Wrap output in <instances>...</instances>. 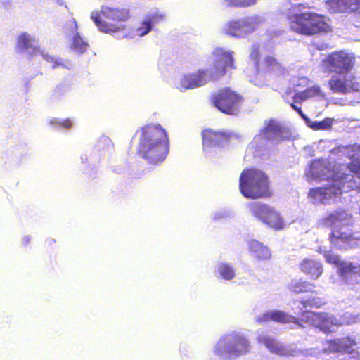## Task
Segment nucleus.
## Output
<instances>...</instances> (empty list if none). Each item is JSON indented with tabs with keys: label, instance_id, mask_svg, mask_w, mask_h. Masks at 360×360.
<instances>
[{
	"label": "nucleus",
	"instance_id": "1",
	"mask_svg": "<svg viewBox=\"0 0 360 360\" xmlns=\"http://www.w3.org/2000/svg\"><path fill=\"white\" fill-rule=\"evenodd\" d=\"M306 175L309 180L326 181L323 187L311 189L309 193L314 204H326L329 200L338 198L343 192L360 187V160L349 166L348 173L335 172L334 165L326 159L314 160Z\"/></svg>",
	"mask_w": 360,
	"mask_h": 360
},
{
	"label": "nucleus",
	"instance_id": "2",
	"mask_svg": "<svg viewBox=\"0 0 360 360\" xmlns=\"http://www.w3.org/2000/svg\"><path fill=\"white\" fill-rule=\"evenodd\" d=\"M232 51L216 48L212 53L213 62L209 67L184 75L176 84L181 91L202 86L210 82L219 79L226 73V68H233Z\"/></svg>",
	"mask_w": 360,
	"mask_h": 360
},
{
	"label": "nucleus",
	"instance_id": "3",
	"mask_svg": "<svg viewBox=\"0 0 360 360\" xmlns=\"http://www.w3.org/2000/svg\"><path fill=\"white\" fill-rule=\"evenodd\" d=\"M168 152V136L160 124H149L142 128L139 145V153L142 158L155 165L162 162Z\"/></svg>",
	"mask_w": 360,
	"mask_h": 360
},
{
	"label": "nucleus",
	"instance_id": "4",
	"mask_svg": "<svg viewBox=\"0 0 360 360\" xmlns=\"http://www.w3.org/2000/svg\"><path fill=\"white\" fill-rule=\"evenodd\" d=\"M324 223L333 226L330 241L335 248L347 250L360 246V238L353 233L351 215L345 210H339L330 214Z\"/></svg>",
	"mask_w": 360,
	"mask_h": 360
},
{
	"label": "nucleus",
	"instance_id": "5",
	"mask_svg": "<svg viewBox=\"0 0 360 360\" xmlns=\"http://www.w3.org/2000/svg\"><path fill=\"white\" fill-rule=\"evenodd\" d=\"M101 14L104 18L112 21V22L103 20L98 11H93L91 18L100 31L116 34L117 39H123L127 37V34L123 32L125 30L123 22L129 18V9L103 5L101 7Z\"/></svg>",
	"mask_w": 360,
	"mask_h": 360
},
{
	"label": "nucleus",
	"instance_id": "6",
	"mask_svg": "<svg viewBox=\"0 0 360 360\" xmlns=\"http://www.w3.org/2000/svg\"><path fill=\"white\" fill-rule=\"evenodd\" d=\"M290 136V131L281 126L275 120H270L265 122V127L255 136L250 144V148L255 156H262L266 153L269 143L278 144L281 141L288 139Z\"/></svg>",
	"mask_w": 360,
	"mask_h": 360
},
{
	"label": "nucleus",
	"instance_id": "7",
	"mask_svg": "<svg viewBox=\"0 0 360 360\" xmlns=\"http://www.w3.org/2000/svg\"><path fill=\"white\" fill-rule=\"evenodd\" d=\"M239 187L243 195L256 199L271 195L267 176L257 169H245L240 174Z\"/></svg>",
	"mask_w": 360,
	"mask_h": 360
},
{
	"label": "nucleus",
	"instance_id": "8",
	"mask_svg": "<svg viewBox=\"0 0 360 360\" xmlns=\"http://www.w3.org/2000/svg\"><path fill=\"white\" fill-rule=\"evenodd\" d=\"M248 340L239 333H231L222 336L214 346V353L224 360H230L249 352Z\"/></svg>",
	"mask_w": 360,
	"mask_h": 360
},
{
	"label": "nucleus",
	"instance_id": "9",
	"mask_svg": "<svg viewBox=\"0 0 360 360\" xmlns=\"http://www.w3.org/2000/svg\"><path fill=\"white\" fill-rule=\"evenodd\" d=\"M303 6L298 5V8ZM290 27L292 30L303 34L311 35L319 32H327L329 25L324 21V18L314 12L302 11L298 8L293 14Z\"/></svg>",
	"mask_w": 360,
	"mask_h": 360
},
{
	"label": "nucleus",
	"instance_id": "10",
	"mask_svg": "<svg viewBox=\"0 0 360 360\" xmlns=\"http://www.w3.org/2000/svg\"><path fill=\"white\" fill-rule=\"evenodd\" d=\"M303 322L320 329L325 333L336 331L342 324H352L360 323V314H345L343 320L340 321L335 316L326 313L317 314L312 311H306L302 315Z\"/></svg>",
	"mask_w": 360,
	"mask_h": 360
},
{
	"label": "nucleus",
	"instance_id": "11",
	"mask_svg": "<svg viewBox=\"0 0 360 360\" xmlns=\"http://www.w3.org/2000/svg\"><path fill=\"white\" fill-rule=\"evenodd\" d=\"M16 51L27 56H34L39 53L44 60L51 64L53 69L60 67L69 68L70 63L68 60L50 55L45 50H41L37 39L27 33L18 36Z\"/></svg>",
	"mask_w": 360,
	"mask_h": 360
},
{
	"label": "nucleus",
	"instance_id": "12",
	"mask_svg": "<svg viewBox=\"0 0 360 360\" xmlns=\"http://www.w3.org/2000/svg\"><path fill=\"white\" fill-rule=\"evenodd\" d=\"M248 207L251 214L267 227L276 231L286 227L285 219L274 207L256 201L250 202Z\"/></svg>",
	"mask_w": 360,
	"mask_h": 360
},
{
	"label": "nucleus",
	"instance_id": "13",
	"mask_svg": "<svg viewBox=\"0 0 360 360\" xmlns=\"http://www.w3.org/2000/svg\"><path fill=\"white\" fill-rule=\"evenodd\" d=\"M292 303H293V302ZM304 309L305 308L303 307L302 304H299V302L296 304H292V310L293 311V313L301 316L300 320L281 310L267 311L258 315L256 320L259 323L273 321L280 323H292L299 327H303L302 324L300 323V321H303L302 315L304 312L309 311V310H304Z\"/></svg>",
	"mask_w": 360,
	"mask_h": 360
},
{
	"label": "nucleus",
	"instance_id": "14",
	"mask_svg": "<svg viewBox=\"0 0 360 360\" xmlns=\"http://www.w3.org/2000/svg\"><path fill=\"white\" fill-rule=\"evenodd\" d=\"M356 342L350 338L346 337L327 341L323 347V352L326 354L340 353L345 356L341 360H358L359 353L354 349Z\"/></svg>",
	"mask_w": 360,
	"mask_h": 360
},
{
	"label": "nucleus",
	"instance_id": "15",
	"mask_svg": "<svg viewBox=\"0 0 360 360\" xmlns=\"http://www.w3.org/2000/svg\"><path fill=\"white\" fill-rule=\"evenodd\" d=\"M259 23V18L248 16L229 21L224 27L225 34L236 38H243L252 33Z\"/></svg>",
	"mask_w": 360,
	"mask_h": 360
},
{
	"label": "nucleus",
	"instance_id": "16",
	"mask_svg": "<svg viewBox=\"0 0 360 360\" xmlns=\"http://www.w3.org/2000/svg\"><path fill=\"white\" fill-rule=\"evenodd\" d=\"M240 101L239 95L229 88L221 89L212 97L214 106L220 111L229 115H235L238 112Z\"/></svg>",
	"mask_w": 360,
	"mask_h": 360
},
{
	"label": "nucleus",
	"instance_id": "17",
	"mask_svg": "<svg viewBox=\"0 0 360 360\" xmlns=\"http://www.w3.org/2000/svg\"><path fill=\"white\" fill-rule=\"evenodd\" d=\"M328 86L333 93L340 94L358 92L360 88L359 84L354 81L353 75L349 72L333 74L328 81Z\"/></svg>",
	"mask_w": 360,
	"mask_h": 360
},
{
	"label": "nucleus",
	"instance_id": "18",
	"mask_svg": "<svg viewBox=\"0 0 360 360\" xmlns=\"http://www.w3.org/2000/svg\"><path fill=\"white\" fill-rule=\"evenodd\" d=\"M250 58L257 70V77L260 76L259 72H269L277 75H283L285 71L282 64L272 56H266L260 61L259 49L257 45L252 46Z\"/></svg>",
	"mask_w": 360,
	"mask_h": 360
},
{
	"label": "nucleus",
	"instance_id": "19",
	"mask_svg": "<svg viewBox=\"0 0 360 360\" xmlns=\"http://www.w3.org/2000/svg\"><path fill=\"white\" fill-rule=\"evenodd\" d=\"M233 135L225 131H218L211 129L205 130L202 133L203 148L207 154L212 150L216 152L217 149L225 146L232 139Z\"/></svg>",
	"mask_w": 360,
	"mask_h": 360
},
{
	"label": "nucleus",
	"instance_id": "20",
	"mask_svg": "<svg viewBox=\"0 0 360 360\" xmlns=\"http://www.w3.org/2000/svg\"><path fill=\"white\" fill-rule=\"evenodd\" d=\"M259 343L263 344L271 353L282 356H297L301 352L292 347V345H284L278 342L271 335L264 333H259L257 337Z\"/></svg>",
	"mask_w": 360,
	"mask_h": 360
},
{
	"label": "nucleus",
	"instance_id": "21",
	"mask_svg": "<svg viewBox=\"0 0 360 360\" xmlns=\"http://www.w3.org/2000/svg\"><path fill=\"white\" fill-rule=\"evenodd\" d=\"M325 65H329L331 70L338 72H347L352 66V58L345 52H334L323 59Z\"/></svg>",
	"mask_w": 360,
	"mask_h": 360
},
{
	"label": "nucleus",
	"instance_id": "22",
	"mask_svg": "<svg viewBox=\"0 0 360 360\" xmlns=\"http://www.w3.org/2000/svg\"><path fill=\"white\" fill-rule=\"evenodd\" d=\"M68 25L67 33L72 37V49L78 53H84L86 51L89 44L79 34L76 20L75 19L70 20Z\"/></svg>",
	"mask_w": 360,
	"mask_h": 360
},
{
	"label": "nucleus",
	"instance_id": "23",
	"mask_svg": "<svg viewBox=\"0 0 360 360\" xmlns=\"http://www.w3.org/2000/svg\"><path fill=\"white\" fill-rule=\"evenodd\" d=\"M341 277L348 284L357 283L360 275V264L358 262H342L340 264Z\"/></svg>",
	"mask_w": 360,
	"mask_h": 360
},
{
	"label": "nucleus",
	"instance_id": "24",
	"mask_svg": "<svg viewBox=\"0 0 360 360\" xmlns=\"http://www.w3.org/2000/svg\"><path fill=\"white\" fill-rule=\"evenodd\" d=\"M328 6L333 12H354L360 8V0H329Z\"/></svg>",
	"mask_w": 360,
	"mask_h": 360
},
{
	"label": "nucleus",
	"instance_id": "25",
	"mask_svg": "<svg viewBox=\"0 0 360 360\" xmlns=\"http://www.w3.org/2000/svg\"><path fill=\"white\" fill-rule=\"evenodd\" d=\"M302 272L309 275L311 278L317 279L323 272L322 264L312 259H304L300 264Z\"/></svg>",
	"mask_w": 360,
	"mask_h": 360
},
{
	"label": "nucleus",
	"instance_id": "26",
	"mask_svg": "<svg viewBox=\"0 0 360 360\" xmlns=\"http://www.w3.org/2000/svg\"><path fill=\"white\" fill-rule=\"evenodd\" d=\"M249 250L252 255L259 260H266L271 258L270 250L262 243L252 240L248 243Z\"/></svg>",
	"mask_w": 360,
	"mask_h": 360
},
{
	"label": "nucleus",
	"instance_id": "27",
	"mask_svg": "<svg viewBox=\"0 0 360 360\" xmlns=\"http://www.w3.org/2000/svg\"><path fill=\"white\" fill-rule=\"evenodd\" d=\"M164 16L158 13L148 15L142 22L141 26L136 30V34L139 37L147 34L152 30L153 27L162 20Z\"/></svg>",
	"mask_w": 360,
	"mask_h": 360
},
{
	"label": "nucleus",
	"instance_id": "28",
	"mask_svg": "<svg viewBox=\"0 0 360 360\" xmlns=\"http://www.w3.org/2000/svg\"><path fill=\"white\" fill-rule=\"evenodd\" d=\"M314 288V285L302 279L292 280L288 284L289 290L295 293L312 291Z\"/></svg>",
	"mask_w": 360,
	"mask_h": 360
},
{
	"label": "nucleus",
	"instance_id": "29",
	"mask_svg": "<svg viewBox=\"0 0 360 360\" xmlns=\"http://www.w3.org/2000/svg\"><path fill=\"white\" fill-rule=\"evenodd\" d=\"M333 119L326 117L322 121H312L309 117L305 118V124L313 130H328L331 128Z\"/></svg>",
	"mask_w": 360,
	"mask_h": 360
},
{
	"label": "nucleus",
	"instance_id": "30",
	"mask_svg": "<svg viewBox=\"0 0 360 360\" xmlns=\"http://www.w3.org/2000/svg\"><path fill=\"white\" fill-rule=\"evenodd\" d=\"M316 96H323V95L321 94L320 88L315 86L311 88H308L304 91L295 93L294 94V101H297V100H300V101H304L309 98Z\"/></svg>",
	"mask_w": 360,
	"mask_h": 360
},
{
	"label": "nucleus",
	"instance_id": "31",
	"mask_svg": "<svg viewBox=\"0 0 360 360\" xmlns=\"http://www.w3.org/2000/svg\"><path fill=\"white\" fill-rule=\"evenodd\" d=\"M217 271L222 278L228 281L233 279L236 276L234 269L227 263L219 264Z\"/></svg>",
	"mask_w": 360,
	"mask_h": 360
},
{
	"label": "nucleus",
	"instance_id": "32",
	"mask_svg": "<svg viewBox=\"0 0 360 360\" xmlns=\"http://www.w3.org/2000/svg\"><path fill=\"white\" fill-rule=\"evenodd\" d=\"M302 304L304 308L316 307L319 308L323 304L322 300L318 297H311L307 300H294L293 304Z\"/></svg>",
	"mask_w": 360,
	"mask_h": 360
},
{
	"label": "nucleus",
	"instance_id": "33",
	"mask_svg": "<svg viewBox=\"0 0 360 360\" xmlns=\"http://www.w3.org/2000/svg\"><path fill=\"white\" fill-rule=\"evenodd\" d=\"M225 2L232 6L248 7L255 4L257 0H224Z\"/></svg>",
	"mask_w": 360,
	"mask_h": 360
},
{
	"label": "nucleus",
	"instance_id": "34",
	"mask_svg": "<svg viewBox=\"0 0 360 360\" xmlns=\"http://www.w3.org/2000/svg\"><path fill=\"white\" fill-rule=\"evenodd\" d=\"M49 124L51 125L56 124L58 129H69L72 125V122L69 119L63 120L53 118L50 120Z\"/></svg>",
	"mask_w": 360,
	"mask_h": 360
},
{
	"label": "nucleus",
	"instance_id": "35",
	"mask_svg": "<svg viewBox=\"0 0 360 360\" xmlns=\"http://www.w3.org/2000/svg\"><path fill=\"white\" fill-rule=\"evenodd\" d=\"M319 251L321 253H323L324 257H325V259H326L327 262H328L330 264H339L340 259H339L338 255H335L333 252H329V251H326V250L323 251L321 248H319Z\"/></svg>",
	"mask_w": 360,
	"mask_h": 360
},
{
	"label": "nucleus",
	"instance_id": "36",
	"mask_svg": "<svg viewBox=\"0 0 360 360\" xmlns=\"http://www.w3.org/2000/svg\"><path fill=\"white\" fill-rule=\"evenodd\" d=\"M283 98L290 103V106L298 112V114L302 117L304 120H305V118L307 117L306 115H304L300 107L295 105L297 102H301L300 100H297V101H294V96L292 97L291 100L288 99V95L283 96Z\"/></svg>",
	"mask_w": 360,
	"mask_h": 360
},
{
	"label": "nucleus",
	"instance_id": "37",
	"mask_svg": "<svg viewBox=\"0 0 360 360\" xmlns=\"http://www.w3.org/2000/svg\"><path fill=\"white\" fill-rule=\"evenodd\" d=\"M290 82L295 86H297L300 85H304L307 82V79L305 77H301L300 79L297 77H292L290 80Z\"/></svg>",
	"mask_w": 360,
	"mask_h": 360
},
{
	"label": "nucleus",
	"instance_id": "38",
	"mask_svg": "<svg viewBox=\"0 0 360 360\" xmlns=\"http://www.w3.org/2000/svg\"><path fill=\"white\" fill-rule=\"evenodd\" d=\"M312 46L318 50H325L328 48V45L326 43L317 41L316 40L312 42Z\"/></svg>",
	"mask_w": 360,
	"mask_h": 360
},
{
	"label": "nucleus",
	"instance_id": "39",
	"mask_svg": "<svg viewBox=\"0 0 360 360\" xmlns=\"http://www.w3.org/2000/svg\"><path fill=\"white\" fill-rule=\"evenodd\" d=\"M65 91V89L64 86H58L55 89V92H54L55 96L57 98H60V96H62L64 94Z\"/></svg>",
	"mask_w": 360,
	"mask_h": 360
},
{
	"label": "nucleus",
	"instance_id": "40",
	"mask_svg": "<svg viewBox=\"0 0 360 360\" xmlns=\"http://www.w3.org/2000/svg\"><path fill=\"white\" fill-rule=\"evenodd\" d=\"M226 217V214L225 213V212L220 211V212H217L214 214V219H224Z\"/></svg>",
	"mask_w": 360,
	"mask_h": 360
},
{
	"label": "nucleus",
	"instance_id": "41",
	"mask_svg": "<svg viewBox=\"0 0 360 360\" xmlns=\"http://www.w3.org/2000/svg\"><path fill=\"white\" fill-rule=\"evenodd\" d=\"M251 82L256 86H262L264 85L265 84V82L264 80H259L257 78H255V79H252L251 80Z\"/></svg>",
	"mask_w": 360,
	"mask_h": 360
},
{
	"label": "nucleus",
	"instance_id": "42",
	"mask_svg": "<svg viewBox=\"0 0 360 360\" xmlns=\"http://www.w3.org/2000/svg\"><path fill=\"white\" fill-rule=\"evenodd\" d=\"M30 238L29 236H25L22 239L23 243L27 244L30 242Z\"/></svg>",
	"mask_w": 360,
	"mask_h": 360
},
{
	"label": "nucleus",
	"instance_id": "43",
	"mask_svg": "<svg viewBox=\"0 0 360 360\" xmlns=\"http://www.w3.org/2000/svg\"><path fill=\"white\" fill-rule=\"evenodd\" d=\"M315 353H316V352H315V351H314V350H313V349H310V353H309V354H310V355H312V354H315Z\"/></svg>",
	"mask_w": 360,
	"mask_h": 360
},
{
	"label": "nucleus",
	"instance_id": "44",
	"mask_svg": "<svg viewBox=\"0 0 360 360\" xmlns=\"http://www.w3.org/2000/svg\"><path fill=\"white\" fill-rule=\"evenodd\" d=\"M81 159L83 161L84 160H87V158H83L82 156L81 157Z\"/></svg>",
	"mask_w": 360,
	"mask_h": 360
},
{
	"label": "nucleus",
	"instance_id": "45",
	"mask_svg": "<svg viewBox=\"0 0 360 360\" xmlns=\"http://www.w3.org/2000/svg\"><path fill=\"white\" fill-rule=\"evenodd\" d=\"M81 159L83 161L84 160H87V158H83L82 156L81 157Z\"/></svg>",
	"mask_w": 360,
	"mask_h": 360
},
{
	"label": "nucleus",
	"instance_id": "46",
	"mask_svg": "<svg viewBox=\"0 0 360 360\" xmlns=\"http://www.w3.org/2000/svg\"><path fill=\"white\" fill-rule=\"evenodd\" d=\"M81 159L83 161L84 160H87V158H83L82 156L81 157Z\"/></svg>",
	"mask_w": 360,
	"mask_h": 360
}]
</instances>
